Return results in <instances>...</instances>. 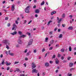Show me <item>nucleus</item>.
<instances>
[{"instance_id": "obj_1", "label": "nucleus", "mask_w": 76, "mask_h": 76, "mask_svg": "<svg viewBox=\"0 0 76 76\" xmlns=\"http://www.w3.org/2000/svg\"><path fill=\"white\" fill-rule=\"evenodd\" d=\"M32 42H33V39H30L28 42V45H27V46L28 47V46H30V45H32Z\"/></svg>"}, {"instance_id": "obj_2", "label": "nucleus", "mask_w": 76, "mask_h": 76, "mask_svg": "<svg viewBox=\"0 0 76 76\" xmlns=\"http://www.w3.org/2000/svg\"><path fill=\"white\" fill-rule=\"evenodd\" d=\"M25 12L26 13H29V7L28 6L26 8Z\"/></svg>"}, {"instance_id": "obj_3", "label": "nucleus", "mask_w": 76, "mask_h": 76, "mask_svg": "<svg viewBox=\"0 0 76 76\" xmlns=\"http://www.w3.org/2000/svg\"><path fill=\"white\" fill-rule=\"evenodd\" d=\"M32 69H34V68H35V67H36V65L35 64V63H34L33 62L32 64Z\"/></svg>"}, {"instance_id": "obj_4", "label": "nucleus", "mask_w": 76, "mask_h": 76, "mask_svg": "<svg viewBox=\"0 0 76 76\" xmlns=\"http://www.w3.org/2000/svg\"><path fill=\"white\" fill-rule=\"evenodd\" d=\"M38 72V70L36 69H33L32 70V73H37Z\"/></svg>"}, {"instance_id": "obj_5", "label": "nucleus", "mask_w": 76, "mask_h": 76, "mask_svg": "<svg viewBox=\"0 0 76 76\" xmlns=\"http://www.w3.org/2000/svg\"><path fill=\"white\" fill-rule=\"evenodd\" d=\"M23 42L22 40L20 39H19L18 40V43L19 44H22Z\"/></svg>"}, {"instance_id": "obj_6", "label": "nucleus", "mask_w": 76, "mask_h": 76, "mask_svg": "<svg viewBox=\"0 0 76 76\" xmlns=\"http://www.w3.org/2000/svg\"><path fill=\"white\" fill-rule=\"evenodd\" d=\"M9 42V40L8 39L4 40L2 42L4 44H7V42Z\"/></svg>"}, {"instance_id": "obj_7", "label": "nucleus", "mask_w": 76, "mask_h": 76, "mask_svg": "<svg viewBox=\"0 0 76 76\" xmlns=\"http://www.w3.org/2000/svg\"><path fill=\"white\" fill-rule=\"evenodd\" d=\"M22 37H23V38H24L25 37H26V35H24L23 34H22V35L20 36L19 37V39H21L22 38Z\"/></svg>"}, {"instance_id": "obj_8", "label": "nucleus", "mask_w": 76, "mask_h": 76, "mask_svg": "<svg viewBox=\"0 0 76 76\" xmlns=\"http://www.w3.org/2000/svg\"><path fill=\"white\" fill-rule=\"evenodd\" d=\"M55 62L56 64H58V63H59V61L58 60V59H57V58H56L55 60Z\"/></svg>"}, {"instance_id": "obj_9", "label": "nucleus", "mask_w": 76, "mask_h": 76, "mask_svg": "<svg viewBox=\"0 0 76 76\" xmlns=\"http://www.w3.org/2000/svg\"><path fill=\"white\" fill-rule=\"evenodd\" d=\"M10 34H12V35H16V34H17V31H15L13 33H11Z\"/></svg>"}, {"instance_id": "obj_10", "label": "nucleus", "mask_w": 76, "mask_h": 76, "mask_svg": "<svg viewBox=\"0 0 76 76\" xmlns=\"http://www.w3.org/2000/svg\"><path fill=\"white\" fill-rule=\"evenodd\" d=\"M11 10L12 11H14L15 10V5H13L12 6Z\"/></svg>"}, {"instance_id": "obj_11", "label": "nucleus", "mask_w": 76, "mask_h": 76, "mask_svg": "<svg viewBox=\"0 0 76 76\" xmlns=\"http://www.w3.org/2000/svg\"><path fill=\"white\" fill-rule=\"evenodd\" d=\"M35 13H39V10L38 9L35 10Z\"/></svg>"}, {"instance_id": "obj_12", "label": "nucleus", "mask_w": 76, "mask_h": 76, "mask_svg": "<svg viewBox=\"0 0 76 76\" xmlns=\"http://www.w3.org/2000/svg\"><path fill=\"white\" fill-rule=\"evenodd\" d=\"M45 64V66H46V67H49L50 66V65L49 64L48 62H46Z\"/></svg>"}, {"instance_id": "obj_13", "label": "nucleus", "mask_w": 76, "mask_h": 76, "mask_svg": "<svg viewBox=\"0 0 76 76\" xmlns=\"http://www.w3.org/2000/svg\"><path fill=\"white\" fill-rule=\"evenodd\" d=\"M68 29L69 30H72L73 29V26H71L69 27L68 28Z\"/></svg>"}, {"instance_id": "obj_14", "label": "nucleus", "mask_w": 76, "mask_h": 76, "mask_svg": "<svg viewBox=\"0 0 76 76\" xmlns=\"http://www.w3.org/2000/svg\"><path fill=\"white\" fill-rule=\"evenodd\" d=\"M5 64L7 66H10V65L11 64V63H8V62H7V61H6L5 62Z\"/></svg>"}, {"instance_id": "obj_15", "label": "nucleus", "mask_w": 76, "mask_h": 76, "mask_svg": "<svg viewBox=\"0 0 76 76\" xmlns=\"http://www.w3.org/2000/svg\"><path fill=\"white\" fill-rule=\"evenodd\" d=\"M56 13V11H54L53 12H51V15L53 16V14H55Z\"/></svg>"}, {"instance_id": "obj_16", "label": "nucleus", "mask_w": 76, "mask_h": 76, "mask_svg": "<svg viewBox=\"0 0 76 76\" xmlns=\"http://www.w3.org/2000/svg\"><path fill=\"white\" fill-rule=\"evenodd\" d=\"M62 19H63V18H60L59 20H58V23H60L61 21L62 20Z\"/></svg>"}, {"instance_id": "obj_17", "label": "nucleus", "mask_w": 76, "mask_h": 76, "mask_svg": "<svg viewBox=\"0 0 76 76\" xmlns=\"http://www.w3.org/2000/svg\"><path fill=\"white\" fill-rule=\"evenodd\" d=\"M50 44H53L54 43V40H52L50 42Z\"/></svg>"}, {"instance_id": "obj_18", "label": "nucleus", "mask_w": 76, "mask_h": 76, "mask_svg": "<svg viewBox=\"0 0 76 76\" xmlns=\"http://www.w3.org/2000/svg\"><path fill=\"white\" fill-rule=\"evenodd\" d=\"M5 63L4 62V61H3L1 64H0V66H1V64L2 65H3Z\"/></svg>"}, {"instance_id": "obj_19", "label": "nucleus", "mask_w": 76, "mask_h": 76, "mask_svg": "<svg viewBox=\"0 0 76 76\" xmlns=\"http://www.w3.org/2000/svg\"><path fill=\"white\" fill-rule=\"evenodd\" d=\"M73 63H70L69 66L70 67H72V66H73Z\"/></svg>"}, {"instance_id": "obj_20", "label": "nucleus", "mask_w": 76, "mask_h": 76, "mask_svg": "<svg viewBox=\"0 0 76 76\" xmlns=\"http://www.w3.org/2000/svg\"><path fill=\"white\" fill-rule=\"evenodd\" d=\"M13 27H14L15 28H16L17 27V26H16V24L15 23L14 24L12 25Z\"/></svg>"}, {"instance_id": "obj_21", "label": "nucleus", "mask_w": 76, "mask_h": 76, "mask_svg": "<svg viewBox=\"0 0 76 76\" xmlns=\"http://www.w3.org/2000/svg\"><path fill=\"white\" fill-rule=\"evenodd\" d=\"M51 22H53V21L52 20H50L49 22H48V25H49L50 24V23H51Z\"/></svg>"}, {"instance_id": "obj_22", "label": "nucleus", "mask_w": 76, "mask_h": 76, "mask_svg": "<svg viewBox=\"0 0 76 76\" xmlns=\"http://www.w3.org/2000/svg\"><path fill=\"white\" fill-rule=\"evenodd\" d=\"M18 34H19V35H22V32L20 31H18Z\"/></svg>"}, {"instance_id": "obj_23", "label": "nucleus", "mask_w": 76, "mask_h": 76, "mask_svg": "<svg viewBox=\"0 0 76 76\" xmlns=\"http://www.w3.org/2000/svg\"><path fill=\"white\" fill-rule=\"evenodd\" d=\"M16 48H19L20 47V45L19 44H17L16 46Z\"/></svg>"}, {"instance_id": "obj_24", "label": "nucleus", "mask_w": 76, "mask_h": 76, "mask_svg": "<svg viewBox=\"0 0 76 76\" xmlns=\"http://www.w3.org/2000/svg\"><path fill=\"white\" fill-rule=\"evenodd\" d=\"M62 37H63V34H60L59 36V38H62Z\"/></svg>"}, {"instance_id": "obj_25", "label": "nucleus", "mask_w": 76, "mask_h": 76, "mask_svg": "<svg viewBox=\"0 0 76 76\" xmlns=\"http://www.w3.org/2000/svg\"><path fill=\"white\" fill-rule=\"evenodd\" d=\"M69 51H72V47L70 46L69 48Z\"/></svg>"}, {"instance_id": "obj_26", "label": "nucleus", "mask_w": 76, "mask_h": 76, "mask_svg": "<svg viewBox=\"0 0 76 76\" xmlns=\"http://www.w3.org/2000/svg\"><path fill=\"white\" fill-rule=\"evenodd\" d=\"M44 3H45V2H44V1H43L41 4V6H42V5H44Z\"/></svg>"}, {"instance_id": "obj_27", "label": "nucleus", "mask_w": 76, "mask_h": 76, "mask_svg": "<svg viewBox=\"0 0 76 76\" xmlns=\"http://www.w3.org/2000/svg\"><path fill=\"white\" fill-rule=\"evenodd\" d=\"M52 49H53V47H51L49 48V50H51Z\"/></svg>"}, {"instance_id": "obj_28", "label": "nucleus", "mask_w": 76, "mask_h": 76, "mask_svg": "<svg viewBox=\"0 0 76 76\" xmlns=\"http://www.w3.org/2000/svg\"><path fill=\"white\" fill-rule=\"evenodd\" d=\"M9 19V17H6L5 19V20H8Z\"/></svg>"}, {"instance_id": "obj_29", "label": "nucleus", "mask_w": 76, "mask_h": 76, "mask_svg": "<svg viewBox=\"0 0 76 76\" xmlns=\"http://www.w3.org/2000/svg\"><path fill=\"white\" fill-rule=\"evenodd\" d=\"M69 17H70V19H72V18L73 17V15H70L69 16Z\"/></svg>"}, {"instance_id": "obj_30", "label": "nucleus", "mask_w": 76, "mask_h": 76, "mask_svg": "<svg viewBox=\"0 0 76 76\" xmlns=\"http://www.w3.org/2000/svg\"><path fill=\"white\" fill-rule=\"evenodd\" d=\"M64 51V49H62L61 50V52H62V53H63Z\"/></svg>"}, {"instance_id": "obj_31", "label": "nucleus", "mask_w": 76, "mask_h": 76, "mask_svg": "<svg viewBox=\"0 0 76 76\" xmlns=\"http://www.w3.org/2000/svg\"><path fill=\"white\" fill-rule=\"evenodd\" d=\"M74 70V68H72L70 69L69 71H70V72H72V70Z\"/></svg>"}, {"instance_id": "obj_32", "label": "nucleus", "mask_w": 76, "mask_h": 76, "mask_svg": "<svg viewBox=\"0 0 76 76\" xmlns=\"http://www.w3.org/2000/svg\"><path fill=\"white\" fill-rule=\"evenodd\" d=\"M64 17H65V14L64 13L62 14V17L63 18H64Z\"/></svg>"}, {"instance_id": "obj_33", "label": "nucleus", "mask_w": 76, "mask_h": 76, "mask_svg": "<svg viewBox=\"0 0 76 76\" xmlns=\"http://www.w3.org/2000/svg\"><path fill=\"white\" fill-rule=\"evenodd\" d=\"M9 54L10 55V56H14V54L12 53H11L10 54Z\"/></svg>"}, {"instance_id": "obj_34", "label": "nucleus", "mask_w": 76, "mask_h": 76, "mask_svg": "<svg viewBox=\"0 0 76 76\" xmlns=\"http://www.w3.org/2000/svg\"><path fill=\"white\" fill-rule=\"evenodd\" d=\"M19 62L15 61L14 63V64H18V63H19Z\"/></svg>"}, {"instance_id": "obj_35", "label": "nucleus", "mask_w": 76, "mask_h": 76, "mask_svg": "<svg viewBox=\"0 0 76 76\" xmlns=\"http://www.w3.org/2000/svg\"><path fill=\"white\" fill-rule=\"evenodd\" d=\"M45 39V42H47V40L48 39V37H46Z\"/></svg>"}, {"instance_id": "obj_36", "label": "nucleus", "mask_w": 76, "mask_h": 76, "mask_svg": "<svg viewBox=\"0 0 76 76\" xmlns=\"http://www.w3.org/2000/svg\"><path fill=\"white\" fill-rule=\"evenodd\" d=\"M27 35H28L29 36L31 35V33H30L28 32L27 33Z\"/></svg>"}, {"instance_id": "obj_37", "label": "nucleus", "mask_w": 76, "mask_h": 76, "mask_svg": "<svg viewBox=\"0 0 76 76\" xmlns=\"http://www.w3.org/2000/svg\"><path fill=\"white\" fill-rule=\"evenodd\" d=\"M70 58H71V57H68L67 58V60H70Z\"/></svg>"}, {"instance_id": "obj_38", "label": "nucleus", "mask_w": 76, "mask_h": 76, "mask_svg": "<svg viewBox=\"0 0 76 76\" xmlns=\"http://www.w3.org/2000/svg\"><path fill=\"white\" fill-rule=\"evenodd\" d=\"M24 24H25V23H26V22H27V21H26V20H24Z\"/></svg>"}, {"instance_id": "obj_39", "label": "nucleus", "mask_w": 76, "mask_h": 76, "mask_svg": "<svg viewBox=\"0 0 76 76\" xmlns=\"http://www.w3.org/2000/svg\"><path fill=\"white\" fill-rule=\"evenodd\" d=\"M65 26H66L65 24H62V26L64 28V27H65Z\"/></svg>"}, {"instance_id": "obj_40", "label": "nucleus", "mask_w": 76, "mask_h": 76, "mask_svg": "<svg viewBox=\"0 0 76 76\" xmlns=\"http://www.w3.org/2000/svg\"><path fill=\"white\" fill-rule=\"evenodd\" d=\"M16 71H17V72H20V70L19 69H16Z\"/></svg>"}, {"instance_id": "obj_41", "label": "nucleus", "mask_w": 76, "mask_h": 76, "mask_svg": "<svg viewBox=\"0 0 76 76\" xmlns=\"http://www.w3.org/2000/svg\"><path fill=\"white\" fill-rule=\"evenodd\" d=\"M45 51V49H43L42 50V52H44Z\"/></svg>"}, {"instance_id": "obj_42", "label": "nucleus", "mask_w": 76, "mask_h": 76, "mask_svg": "<svg viewBox=\"0 0 76 76\" xmlns=\"http://www.w3.org/2000/svg\"><path fill=\"white\" fill-rule=\"evenodd\" d=\"M61 55L60 54H58V57H61Z\"/></svg>"}, {"instance_id": "obj_43", "label": "nucleus", "mask_w": 76, "mask_h": 76, "mask_svg": "<svg viewBox=\"0 0 76 76\" xmlns=\"http://www.w3.org/2000/svg\"><path fill=\"white\" fill-rule=\"evenodd\" d=\"M6 46L7 47L6 48H7V49H9V47L7 45H6Z\"/></svg>"}, {"instance_id": "obj_44", "label": "nucleus", "mask_w": 76, "mask_h": 76, "mask_svg": "<svg viewBox=\"0 0 76 76\" xmlns=\"http://www.w3.org/2000/svg\"><path fill=\"white\" fill-rule=\"evenodd\" d=\"M53 58H54L55 57H56V55H54L52 57Z\"/></svg>"}, {"instance_id": "obj_45", "label": "nucleus", "mask_w": 76, "mask_h": 76, "mask_svg": "<svg viewBox=\"0 0 76 76\" xmlns=\"http://www.w3.org/2000/svg\"><path fill=\"white\" fill-rule=\"evenodd\" d=\"M49 34L50 35H51L53 34V31H50L49 32Z\"/></svg>"}, {"instance_id": "obj_46", "label": "nucleus", "mask_w": 76, "mask_h": 76, "mask_svg": "<svg viewBox=\"0 0 76 76\" xmlns=\"http://www.w3.org/2000/svg\"><path fill=\"white\" fill-rule=\"evenodd\" d=\"M9 69H10V67H7V70H9Z\"/></svg>"}, {"instance_id": "obj_47", "label": "nucleus", "mask_w": 76, "mask_h": 76, "mask_svg": "<svg viewBox=\"0 0 76 76\" xmlns=\"http://www.w3.org/2000/svg\"><path fill=\"white\" fill-rule=\"evenodd\" d=\"M27 51H28V50H27V49H26L25 50V53H27Z\"/></svg>"}, {"instance_id": "obj_48", "label": "nucleus", "mask_w": 76, "mask_h": 76, "mask_svg": "<svg viewBox=\"0 0 76 76\" xmlns=\"http://www.w3.org/2000/svg\"><path fill=\"white\" fill-rule=\"evenodd\" d=\"M50 64H52V63H53V62L52 61H50Z\"/></svg>"}, {"instance_id": "obj_49", "label": "nucleus", "mask_w": 76, "mask_h": 76, "mask_svg": "<svg viewBox=\"0 0 76 76\" xmlns=\"http://www.w3.org/2000/svg\"><path fill=\"white\" fill-rule=\"evenodd\" d=\"M29 53L28 52L26 54V55L27 56H29Z\"/></svg>"}, {"instance_id": "obj_50", "label": "nucleus", "mask_w": 76, "mask_h": 76, "mask_svg": "<svg viewBox=\"0 0 76 76\" xmlns=\"http://www.w3.org/2000/svg\"><path fill=\"white\" fill-rule=\"evenodd\" d=\"M45 72H43L42 73V76H45Z\"/></svg>"}, {"instance_id": "obj_51", "label": "nucleus", "mask_w": 76, "mask_h": 76, "mask_svg": "<svg viewBox=\"0 0 76 76\" xmlns=\"http://www.w3.org/2000/svg\"><path fill=\"white\" fill-rule=\"evenodd\" d=\"M31 22H32V20L30 21L28 23V24H30V23H31Z\"/></svg>"}, {"instance_id": "obj_52", "label": "nucleus", "mask_w": 76, "mask_h": 76, "mask_svg": "<svg viewBox=\"0 0 76 76\" xmlns=\"http://www.w3.org/2000/svg\"><path fill=\"white\" fill-rule=\"evenodd\" d=\"M20 76H25L24 74H23V75L20 74Z\"/></svg>"}, {"instance_id": "obj_53", "label": "nucleus", "mask_w": 76, "mask_h": 76, "mask_svg": "<svg viewBox=\"0 0 76 76\" xmlns=\"http://www.w3.org/2000/svg\"><path fill=\"white\" fill-rule=\"evenodd\" d=\"M15 23H16V24H18V22L17 20L15 21Z\"/></svg>"}, {"instance_id": "obj_54", "label": "nucleus", "mask_w": 76, "mask_h": 76, "mask_svg": "<svg viewBox=\"0 0 76 76\" xmlns=\"http://www.w3.org/2000/svg\"><path fill=\"white\" fill-rule=\"evenodd\" d=\"M10 26V23L8 24H7L8 26Z\"/></svg>"}, {"instance_id": "obj_55", "label": "nucleus", "mask_w": 76, "mask_h": 76, "mask_svg": "<svg viewBox=\"0 0 76 76\" xmlns=\"http://www.w3.org/2000/svg\"><path fill=\"white\" fill-rule=\"evenodd\" d=\"M64 56H62L61 57V60H64Z\"/></svg>"}, {"instance_id": "obj_56", "label": "nucleus", "mask_w": 76, "mask_h": 76, "mask_svg": "<svg viewBox=\"0 0 76 76\" xmlns=\"http://www.w3.org/2000/svg\"><path fill=\"white\" fill-rule=\"evenodd\" d=\"M37 52V50H34V53H35Z\"/></svg>"}, {"instance_id": "obj_57", "label": "nucleus", "mask_w": 76, "mask_h": 76, "mask_svg": "<svg viewBox=\"0 0 76 76\" xmlns=\"http://www.w3.org/2000/svg\"><path fill=\"white\" fill-rule=\"evenodd\" d=\"M57 28H55L54 30V31H57Z\"/></svg>"}, {"instance_id": "obj_58", "label": "nucleus", "mask_w": 76, "mask_h": 76, "mask_svg": "<svg viewBox=\"0 0 76 76\" xmlns=\"http://www.w3.org/2000/svg\"><path fill=\"white\" fill-rule=\"evenodd\" d=\"M35 17H36V18H37L38 17V15L37 14H35Z\"/></svg>"}, {"instance_id": "obj_59", "label": "nucleus", "mask_w": 76, "mask_h": 76, "mask_svg": "<svg viewBox=\"0 0 76 76\" xmlns=\"http://www.w3.org/2000/svg\"><path fill=\"white\" fill-rule=\"evenodd\" d=\"M0 57L1 58H2V57H3V54H1L0 56Z\"/></svg>"}, {"instance_id": "obj_60", "label": "nucleus", "mask_w": 76, "mask_h": 76, "mask_svg": "<svg viewBox=\"0 0 76 76\" xmlns=\"http://www.w3.org/2000/svg\"><path fill=\"white\" fill-rule=\"evenodd\" d=\"M25 60H28V58H26L25 59Z\"/></svg>"}, {"instance_id": "obj_61", "label": "nucleus", "mask_w": 76, "mask_h": 76, "mask_svg": "<svg viewBox=\"0 0 76 76\" xmlns=\"http://www.w3.org/2000/svg\"><path fill=\"white\" fill-rule=\"evenodd\" d=\"M23 65H24L25 67H26V64H24Z\"/></svg>"}, {"instance_id": "obj_62", "label": "nucleus", "mask_w": 76, "mask_h": 76, "mask_svg": "<svg viewBox=\"0 0 76 76\" xmlns=\"http://www.w3.org/2000/svg\"><path fill=\"white\" fill-rule=\"evenodd\" d=\"M58 46H59V45H58V44H57V45H56V47H58Z\"/></svg>"}, {"instance_id": "obj_63", "label": "nucleus", "mask_w": 76, "mask_h": 76, "mask_svg": "<svg viewBox=\"0 0 76 76\" xmlns=\"http://www.w3.org/2000/svg\"><path fill=\"white\" fill-rule=\"evenodd\" d=\"M58 72V69H57L56 70V73H57Z\"/></svg>"}, {"instance_id": "obj_64", "label": "nucleus", "mask_w": 76, "mask_h": 76, "mask_svg": "<svg viewBox=\"0 0 76 76\" xmlns=\"http://www.w3.org/2000/svg\"><path fill=\"white\" fill-rule=\"evenodd\" d=\"M35 8H36V5H34L33 7V9H35Z\"/></svg>"}]
</instances>
